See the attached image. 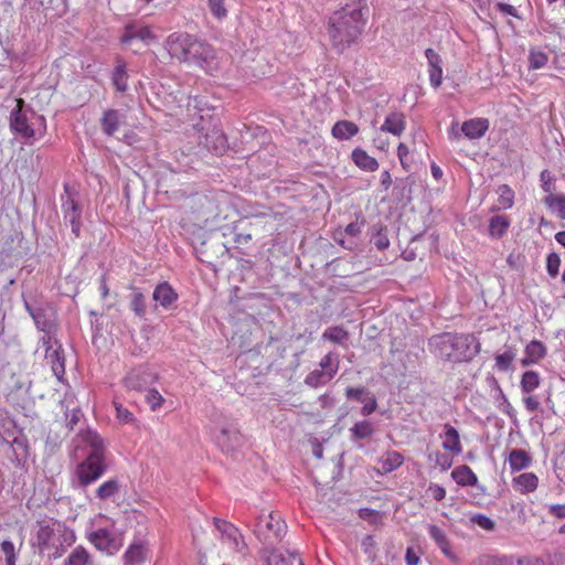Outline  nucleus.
Listing matches in <instances>:
<instances>
[{"label": "nucleus", "mask_w": 565, "mask_h": 565, "mask_svg": "<svg viewBox=\"0 0 565 565\" xmlns=\"http://www.w3.org/2000/svg\"><path fill=\"white\" fill-rule=\"evenodd\" d=\"M114 406L116 409V418L122 423V424H129L135 422L134 414L126 407L122 406V404L114 402Z\"/></svg>", "instance_id": "50"}, {"label": "nucleus", "mask_w": 565, "mask_h": 565, "mask_svg": "<svg viewBox=\"0 0 565 565\" xmlns=\"http://www.w3.org/2000/svg\"><path fill=\"white\" fill-rule=\"evenodd\" d=\"M472 522L476 523L477 525H479L481 529L483 530H487V531H492L494 530V522L488 518L487 515H483V514H477L475 516H472Z\"/></svg>", "instance_id": "54"}, {"label": "nucleus", "mask_w": 565, "mask_h": 565, "mask_svg": "<svg viewBox=\"0 0 565 565\" xmlns=\"http://www.w3.org/2000/svg\"><path fill=\"white\" fill-rule=\"evenodd\" d=\"M214 525L221 533V542L227 546L230 553L244 555L247 552V544L235 525L218 518H214Z\"/></svg>", "instance_id": "6"}, {"label": "nucleus", "mask_w": 565, "mask_h": 565, "mask_svg": "<svg viewBox=\"0 0 565 565\" xmlns=\"http://www.w3.org/2000/svg\"><path fill=\"white\" fill-rule=\"evenodd\" d=\"M489 129V120L487 118H472L466 120L461 125L462 134L469 139H479L486 135Z\"/></svg>", "instance_id": "20"}, {"label": "nucleus", "mask_w": 565, "mask_h": 565, "mask_svg": "<svg viewBox=\"0 0 565 565\" xmlns=\"http://www.w3.org/2000/svg\"><path fill=\"white\" fill-rule=\"evenodd\" d=\"M498 206L494 210H509L514 204V191L508 185L502 184L498 189Z\"/></svg>", "instance_id": "40"}, {"label": "nucleus", "mask_w": 565, "mask_h": 565, "mask_svg": "<svg viewBox=\"0 0 565 565\" xmlns=\"http://www.w3.org/2000/svg\"><path fill=\"white\" fill-rule=\"evenodd\" d=\"M547 354L546 345L539 340L530 341L524 349V356L521 359V365L527 367L539 364Z\"/></svg>", "instance_id": "14"}, {"label": "nucleus", "mask_w": 565, "mask_h": 565, "mask_svg": "<svg viewBox=\"0 0 565 565\" xmlns=\"http://www.w3.org/2000/svg\"><path fill=\"white\" fill-rule=\"evenodd\" d=\"M359 132V127L350 120H340L332 127L331 134L338 140H348Z\"/></svg>", "instance_id": "30"}, {"label": "nucleus", "mask_w": 565, "mask_h": 565, "mask_svg": "<svg viewBox=\"0 0 565 565\" xmlns=\"http://www.w3.org/2000/svg\"><path fill=\"white\" fill-rule=\"evenodd\" d=\"M148 548L141 542L129 545L124 554L125 565H139L146 561Z\"/></svg>", "instance_id": "28"}, {"label": "nucleus", "mask_w": 565, "mask_h": 565, "mask_svg": "<svg viewBox=\"0 0 565 565\" xmlns=\"http://www.w3.org/2000/svg\"><path fill=\"white\" fill-rule=\"evenodd\" d=\"M437 465H439L443 470H447L452 466V459L447 455H440L437 459Z\"/></svg>", "instance_id": "62"}, {"label": "nucleus", "mask_w": 565, "mask_h": 565, "mask_svg": "<svg viewBox=\"0 0 565 565\" xmlns=\"http://www.w3.org/2000/svg\"><path fill=\"white\" fill-rule=\"evenodd\" d=\"M409 153H411L409 147L404 142H399V145L397 146V157H398L402 168L406 172L411 170V166L413 162L412 158L409 157Z\"/></svg>", "instance_id": "45"}, {"label": "nucleus", "mask_w": 565, "mask_h": 565, "mask_svg": "<svg viewBox=\"0 0 565 565\" xmlns=\"http://www.w3.org/2000/svg\"><path fill=\"white\" fill-rule=\"evenodd\" d=\"M522 401H523L525 409L530 414H534L540 409L541 403H540L537 396L532 395V393L529 395H524Z\"/></svg>", "instance_id": "52"}, {"label": "nucleus", "mask_w": 565, "mask_h": 565, "mask_svg": "<svg viewBox=\"0 0 565 565\" xmlns=\"http://www.w3.org/2000/svg\"><path fill=\"white\" fill-rule=\"evenodd\" d=\"M320 369L311 371L305 379V383L310 387H318L331 381L339 370V362L332 353L326 354L319 363Z\"/></svg>", "instance_id": "8"}, {"label": "nucleus", "mask_w": 565, "mask_h": 565, "mask_svg": "<svg viewBox=\"0 0 565 565\" xmlns=\"http://www.w3.org/2000/svg\"><path fill=\"white\" fill-rule=\"evenodd\" d=\"M286 523L278 513H263L255 524V534L264 541L280 540L286 533Z\"/></svg>", "instance_id": "5"}, {"label": "nucleus", "mask_w": 565, "mask_h": 565, "mask_svg": "<svg viewBox=\"0 0 565 565\" xmlns=\"http://www.w3.org/2000/svg\"><path fill=\"white\" fill-rule=\"evenodd\" d=\"M451 477L461 487H473L478 482L477 475L467 465L456 467L451 471Z\"/></svg>", "instance_id": "29"}, {"label": "nucleus", "mask_w": 565, "mask_h": 565, "mask_svg": "<svg viewBox=\"0 0 565 565\" xmlns=\"http://www.w3.org/2000/svg\"><path fill=\"white\" fill-rule=\"evenodd\" d=\"M202 143L216 154H222L227 147L226 136L216 128L204 136Z\"/></svg>", "instance_id": "22"}, {"label": "nucleus", "mask_w": 565, "mask_h": 565, "mask_svg": "<svg viewBox=\"0 0 565 565\" xmlns=\"http://www.w3.org/2000/svg\"><path fill=\"white\" fill-rule=\"evenodd\" d=\"M541 375L536 371H525L521 375L520 387L524 395L533 393L541 385Z\"/></svg>", "instance_id": "34"}, {"label": "nucleus", "mask_w": 565, "mask_h": 565, "mask_svg": "<svg viewBox=\"0 0 565 565\" xmlns=\"http://www.w3.org/2000/svg\"><path fill=\"white\" fill-rule=\"evenodd\" d=\"M543 203L561 220H565V194H548L543 199Z\"/></svg>", "instance_id": "38"}, {"label": "nucleus", "mask_w": 565, "mask_h": 565, "mask_svg": "<svg viewBox=\"0 0 565 565\" xmlns=\"http://www.w3.org/2000/svg\"><path fill=\"white\" fill-rule=\"evenodd\" d=\"M238 438V431L225 427L214 433V440L222 450H230Z\"/></svg>", "instance_id": "33"}, {"label": "nucleus", "mask_w": 565, "mask_h": 565, "mask_svg": "<svg viewBox=\"0 0 565 565\" xmlns=\"http://www.w3.org/2000/svg\"><path fill=\"white\" fill-rule=\"evenodd\" d=\"M427 493L430 495L435 501H441L446 497V489L437 483H430L427 488Z\"/></svg>", "instance_id": "53"}, {"label": "nucleus", "mask_w": 565, "mask_h": 565, "mask_svg": "<svg viewBox=\"0 0 565 565\" xmlns=\"http://www.w3.org/2000/svg\"><path fill=\"white\" fill-rule=\"evenodd\" d=\"M362 225H363V223H359V222L350 223L344 228V233L350 236L355 237L361 233Z\"/></svg>", "instance_id": "59"}, {"label": "nucleus", "mask_w": 565, "mask_h": 565, "mask_svg": "<svg viewBox=\"0 0 565 565\" xmlns=\"http://www.w3.org/2000/svg\"><path fill=\"white\" fill-rule=\"evenodd\" d=\"M224 2L225 0H207L211 13L218 20L227 17V9L225 8Z\"/></svg>", "instance_id": "46"}, {"label": "nucleus", "mask_w": 565, "mask_h": 565, "mask_svg": "<svg viewBox=\"0 0 565 565\" xmlns=\"http://www.w3.org/2000/svg\"><path fill=\"white\" fill-rule=\"evenodd\" d=\"M510 218L507 215H495L489 221V235L493 238H501L510 226Z\"/></svg>", "instance_id": "35"}, {"label": "nucleus", "mask_w": 565, "mask_h": 565, "mask_svg": "<svg viewBox=\"0 0 565 565\" xmlns=\"http://www.w3.org/2000/svg\"><path fill=\"white\" fill-rule=\"evenodd\" d=\"M119 492V483L116 479H109L105 482H103L97 489H96V497L99 500H107L113 498Z\"/></svg>", "instance_id": "43"}, {"label": "nucleus", "mask_w": 565, "mask_h": 565, "mask_svg": "<svg viewBox=\"0 0 565 565\" xmlns=\"http://www.w3.org/2000/svg\"><path fill=\"white\" fill-rule=\"evenodd\" d=\"M381 131L401 137L406 129V118L401 111L390 113L381 126Z\"/></svg>", "instance_id": "19"}, {"label": "nucleus", "mask_w": 565, "mask_h": 565, "mask_svg": "<svg viewBox=\"0 0 565 565\" xmlns=\"http://www.w3.org/2000/svg\"><path fill=\"white\" fill-rule=\"evenodd\" d=\"M146 401L153 412L159 409L164 403L163 396L156 388H151L147 392Z\"/></svg>", "instance_id": "47"}, {"label": "nucleus", "mask_w": 565, "mask_h": 565, "mask_svg": "<svg viewBox=\"0 0 565 565\" xmlns=\"http://www.w3.org/2000/svg\"><path fill=\"white\" fill-rule=\"evenodd\" d=\"M42 343L45 347V359L51 365L53 374L58 381H62L65 375V356L62 344L50 334L42 338Z\"/></svg>", "instance_id": "9"}, {"label": "nucleus", "mask_w": 565, "mask_h": 565, "mask_svg": "<svg viewBox=\"0 0 565 565\" xmlns=\"http://www.w3.org/2000/svg\"><path fill=\"white\" fill-rule=\"evenodd\" d=\"M393 181H392V177H391V173L390 171L387 170H384L382 173H381V185L385 189V190H388L392 185Z\"/></svg>", "instance_id": "63"}, {"label": "nucleus", "mask_w": 565, "mask_h": 565, "mask_svg": "<svg viewBox=\"0 0 565 565\" xmlns=\"http://www.w3.org/2000/svg\"><path fill=\"white\" fill-rule=\"evenodd\" d=\"M122 116L117 109H107L100 117V127L106 136H113L120 127Z\"/></svg>", "instance_id": "23"}, {"label": "nucleus", "mask_w": 565, "mask_h": 565, "mask_svg": "<svg viewBox=\"0 0 565 565\" xmlns=\"http://www.w3.org/2000/svg\"><path fill=\"white\" fill-rule=\"evenodd\" d=\"M548 54L541 49L532 47L529 52V68L530 70H540L546 66L548 63Z\"/></svg>", "instance_id": "41"}, {"label": "nucleus", "mask_w": 565, "mask_h": 565, "mask_svg": "<svg viewBox=\"0 0 565 565\" xmlns=\"http://www.w3.org/2000/svg\"><path fill=\"white\" fill-rule=\"evenodd\" d=\"M64 210V220L68 221L72 225V230L75 233L76 236H78L79 233V218H81V210L78 204L73 200L68 199L63 204Z\"/></svg>", "instance_id": "32"}, {"label": "nucleus", "mask_w": 565, "mask_h": 565, "mask_svg": "<svg viewBox=\"0 0 565 565\" xmlns=\"http://www.w3.org/2000/svg\"><path fill=\"white\" fill-rule=\"evenodd\" d=\"M559 266V256L556 253H550L546 257V270L552 278H555L558 275Z\"/></svg>", "instance_id": "48"}, {"label": "nucleus", "mask_w": 565, "mask_h": 565, "mask_svg": "<svg viewBox=\"0 0 565 565\" xmlns=\"http://www.w3.org/2000/svg\"><path fill=\"white\" fill-rule=\"evenodd\" d=\"M353 162L362 170L374 172L379 169V162L371 157L365 150L356 148L352 151Z\"/></svg>", "instance_id": "31"}, {"label": "nucleus", "mask_w": 565, "mask_h": 565, "mask_svg": "<svg viewBox=\"0 0 565 565\" xmlns=\"http://www.w3.org/2000/svg\"><path fill=\"white\" fill-rule=\"evenodd\" d=\"M428 532L436 545L440 548L441 553L446 556H451V544L445 532L435 524L429 525Z\"/></svg>", "instance_id": "36"}, {"label": "nucleus", "mask_w": 565, "mask_h": 565, "mask_svg": "<svg viewBox=\"0 0 565 565\" xmlns=\"http://www.w3.org/2000/svg\"><path fill=\"white\" fill-rule=\"evenodd\" d=\"M507 462L512 473L527 469L533 462L531 454L521 448H512L508 452Z\"/></svg>", "instance_id": "17"}, {"label": "nucleus", "mask_w": 565, "mask_h": 565, "mask_svg": "<svg viewBox=\"0 0 565 565\" xmlns=\"http://www.w3.org/2000/svg\"><path fill=\"white\" fill-rule=\"evenodd\" d=\"M516 350L514 348H507L502 353L494 355L493 369L498 372L507 373L514 370V360Z\"/></svg>", "instance_id": "27"}, {"label": "nucleus", "mask_w": 565, "mask_h": 565, "mask_svg": "<svg viewBox=\"0 0 565 565\" xmlns=\"http://www.w3.org/2000/svg\"><path fill=\"white\" fill-rule=\"evenodd\" d=\"M166 47L171 58L186 65H194L209 75L220 70L215 49L193 34L174 32L167 38Z\"/></svg>", "instance_id": "2"}, {"label": "nucleus", "mask_w": 565, "mask_h": 565, "mask_svg": "<svg viewBox=\"0 0 565 565\" xmlns=\"http://www.w3.org/2000/svg\"><path fill=\"white\" fill-rule=\"evenodd\" d=\"M550 559L551 555H546L545 557L529 556L519 559V565H547Z\"/></svg>", "instance_id": "55"}, {"label": "nucleus", "mask_w": 565, "mask_h": 565, "mask_svg": "<svg viewBox=\"0 0 565 565\" xmlns=\"http://www.w3.org/2000/svg\"><path fill=\"white\" fill-rule=\"evenodd\" d=\"M111 82L118 92H126L128 87L127 65L120 57H116V64L111 74Z\"/></svg>", "instance_id": "26"}, {"label": "nucleus", "mask_w": 565, "mask_h": 565, "mask_svg": "<svg viewBox=\"0 0 565 565\" xmlns=\"http://www.w3.org/2000/svg\"><path fill=\"white\" fill-rule=\"evenodd\" d=\"M429 347L441 360L462 363L471 361L480 352L481 344L471 333L446 332L433 337Z\"/></svg>", "instance_id": "4"}, {"label": "nucleus", "mask_w": 565, "mask_h": 565, "mask_svg": "<svg viewBox=\"0 0 565 565\" xmlns=\"http://www.w3.org/2000/svg\"><path fill=\"white\" fill-rule=\"evenodd\" d=\"M132 294L130 299V308L138 317H143L146 315V298L143 294L135 287H131Z\"/></svg>", "instance_id": "44"}, {"label": "nucleus", "mask_w": 565, "mask_h": 565, "mask_svg": "<svg viewBox=\"0 0 565 565\" xmlns=\"http://www.w3.org/2000/svg\"><path fill=\"white\" fill-rule=\"evenodd\" d=\"M547 512L556 519H565V503H555L547 507Z\"/></svg>", "instance_id": "56"}, {"label": "nucleus", "mask_w": 565, "mask_h": 565, "mask_svg": "<svg viewBox=\"0 0 565 565\" xmlns=\"http://www.w3.org/2000/svg\"><path fill=\"white\" fill-rule=\"evenodd\" d=\"M369 7L365 0H354L333 11L327 21L326 31L331 49L343 54L358 44L367 23Z\"/></svg>", "instance_id": "1"}, {"label": "nucleus", "mask_w": 565, "mask_h": 565, "mask_svg": "<svg viewBox=\"0 0 565 565\" xmlns=\"http://www.w3.org/2000/svg\"><path fill=\"white\" fill-rule=\"evenodd\" d=\"M497 9L504 13V14H508V15H513L515 17L516 15V10L513 6L511 4H508V3H503V2H498L497 3Z\"/></svg>", "instance_id": "61"}, {"label": "nucleus", "mask_w": 565, "mask_h": 565, "mask_svg": "<svg viewBox=\"0 0 565 565\" xmlns=\"http://www.w3.org/2000/svg\"><path fill=\"white\" fill-rule=\"evenodd\" d=\"M539 482V477L534 472H523L512 479V487L516 492L527 494L537 489Z\"/></svg>", "instance_id": "21"}, {"label": "nucleus", "mask_w": 565, "mask_h": 565, "mask_svg": "<svg viewBox=\"0 0 565 565\" xmlns=\"http://www.w3.org/2000/svg\"><path fill=\"white\" fill-rule=\"evenodd\" d=\"M260 557L267 565H303L300 555L297 553H279L265 550L262 552Z\"/></svg>", "instance_id": "15"}, {"label": "nucleus", "mask_w": 565, "mask_h": 565, "mask_svg": "<svg viewBox=\"0 0 565 565\" xmlns=\"http://www.w3.org/2000/svg\"><path fill=\"white\" fill-rule=\"evenodd\" d=\"M541 186L544 192L552 194L555 190V179L548 170H543L540 174Z\"/></svg>", "instance_id": "49"}, {"label": "nucleus", "mask_w": 565, "mask_h": 565, "mask_svg": "<svg viewBox=\"0 0 565 565\" xmlns=\"http://www.w3.org/2000/svg\"><path fill=\"white\" fill-rule=\"evenodd\" d=\"M388 245H390V241L386 236H379L377 239L375 241V246L380 250L387 248Z\"/></svg>", "instance_id": "64"}, {"label": "nucleus", "mask_w": 565, "mask_h": 565, "mask_svg": "<svg viewBox=\"0 0 565 565\" xmlns=\"http://www.w3.org/2000/svg\"><path fill=\"white\" fill-rule=\"evenodd\" d=\"M157 380L158 375L148 365H139L125 375L122 383L129 391L142 392Z\"/></svg>", "instance_id": "10"}, {"label": "nucleus", "mask_w": 565, "mask_h": 565, "mask_svg": "<svg viewBox=\"0 0 565 565\" xmlns=\"http://www.w3.org/2000/svg\"><path fill=\"white\" fill-rule=\"evenodd\" d=\"M64 565H93V559L88 551L79 545L72 550Z\"/></svg>", "instance_id": "37"}, {"label": "nucleus", "mask_w": 565, "mask_h": 565, "mask_svg": "<svg viewBox=\"0 0 565 565\" xmlns=\"http://www.w3.org/2000/svg\"><path fill=\"white\" fill-rule=\"evenodd\" d=\"M24 105L25 103L22 98L15 99V108L11 111L9 121L11 131L25 140V142H29L31 139L36 138V130L24 111Z\"/></svg>", "instance_id": "7"}, {"label": "nucleus", "mask_w": 565, "mask_h": 565, "mask_svg": "<svg viewBox=\"0 0 565 565\" xmlns=\"http://www.w3.org/2000/svg\"><path fill=\"white\" fill-rule=\"evenodd\" d=\"M425 55L428 61L430 85L437 88L443 83V58L435 50L430 47L425 51Z\"/></svg>", "instance_id": "16"}, {"label": "nucleus", "mask_w": 565, "mask_h": 565, "mask_svg": "<svg viewBox=\"0 0 565 565\" xmlns=\"http://www.w3.org/2000/svg\"><path fill=\"white\" fill-rule=\"evenodd\" d=\"M350 433L354 440L366 439L373 435L374 426L371 422L361 420L354 424Z\"/></svg>", "instance_id": "42"}, {"label": "nucleus", "mask_w": 565, "mask_h": 565, "mask_svg": "<svg viewBox=\"0 0 565 565\" xmlns=\"http://www.w3.org/2000/svg\"><path fill=\"white\" fill-rule=\"evenodd\" d=\"M38 526L36 544L41 552L53 545L55 534L64 527L63 523L54 519L39 521Z\"/></svg>", "instance_id": "12"}, {"label": "nucleus", "mask_w": 565, "mask_h": 565, "mask_svg": "<svg viewBox=\"0 0 565 565\" xmlns=\"http://www.w3.org/2000/svg\"><path fill=\"white\" fill-rule=\"evenodd\" d=\"M322 339L332 343H339L347 347L344 342L349 339V332L342 327H329L322 333Z\"/></svg>", "instance_id": "39"}, {"label": "nucleus", "mask_w": 565, "mask_h": 565, "mask_svg": "<svg viewBox=\"0 0 565 565\" xmlns=\"http://www.w3.org/2000/svg\"><path fill=\"white\" fill-rule=\"evenodd\" d=\"M405 562H406V565H418L419 564V556L415 553V551L412 547H408L406 550Z\"/></svg>", "instance_id": "60"}, {"label": "nucleus", "mask_w": 565, "mask_h": 565, "mask_svg": "<svg viewBox=\"0 0 565 565\" xmlns=\"http://www.w3.org/2000/svg\"><path fill=\"white\" fill-rule=\"evenodd\" d=\"M88 541L100 552L116 554L122 547V539L106 529H99L88 534Z\"/></svg>", "instance_id": "11"}, {"label": "nucleus", "mask_w": 565, "mask_h": 565, "mask_svg": "<svg viewBox=\"0 0 565 565\" xmlns=\"http://www.w3.org/2000/svg\"><path fill=\"white\" fill-rule=\"evenodd\" d=\"M377 408V402H376V398L374 396L370 397L366 403L363 405V407L361 408V414L363 416H369L371 415L373 412H375V409Z\"/></svg>", "instance_id": "58"}, {"label": "nucleus", "mask_w": 565, "mask_h": 565, "mask_svg": "<svg viewBox=\"0 0 565 565\" xmlns=\"http://www.w3.org/2000/svg\"><path fill=\"white\" fill-rule=\"evenodd\" d=\"M152 297L162 308L167 309L177 301L178 294L168 282H161L154 288Z\"/></svg>", "instance_id": "24"}, {"label": "nucleus", "mask_w": 565, "mask_h": 565, "mask_svg": "<svg viewBox=\"0 0 565 565\" xmlns=\"http://www.w3.org/2000/svg\"><path fill=\"white\" fill-rule=\"evenodd\" d=\"M365 388L364 387H348L345 390V396L348 398H354L359 402H363V395L365 394Z\"/></svg>", "instance_id": "57"}, {"label": "nucleus", "mask_w": 565, "mask_h": 565, "mask_svg": "<svg viewBox=\"0 0 565 565\" xmlns=\"http://www.w3.org/2000/svg\"><path fill=\"white\" fill-rule=\"evenodd\" d=\"M1 551L6 555L7 565H15L14 544L11 541H3L1 543Z\"/></svg>", "instance_id": "51"}, {"label": "nucleus", "mask_w": 565, "mask_h": 565, "mask_svg": "<svg viewBox=\"0 0 565 565\" xmlns=\"http://www.w3.org/2000/svg\"><path fill=\"white\" fill-rule=\"evenodd\" d=\"M134 40H140L145 43H149L156 40L154 34L148 25L139 23H129L125 28V32L121 35L122 44H130Z\"/></svg>", "instance_id": "13"}, {"label": "nucleus", "mask_w": 565, "mask_h": 565, "mask_svg": "<svg viewBox=\"0 0 565 565\" xmlns=\"http://www.w3.org/2000/svg\"><path fill=\"white\" fill-rule=\"evenodd\" d=\"M404 462V457L398 451H386L379 459V472L380 473H390L401 467Z\"/></svg>", "instance_id": "25"}, {"label": "nucleus", "mask_w": 565, "mask_h": 565, "mask_svg": "<svg viewBox=\"0 0 565 565\" xmlns=\"http://www.w3.org/2000/svg\"><path fill=\"white\" fill-rule=\"evenodd\" d=\"M78 438L87 450L86 458L76 467V476L81 486L87 487L100 479L108 469L107 448L104 439L95 430L86 429Z\"/></svg>", "instance_id": "3"}, {"label": "nucleus", "mask_w": 565, "mask_h": 565, "mask_svg": "<svg viewBox=\"0 0 565 565\" xmlns=\"http://www.w3.org/2000/svg\"><path fill=\"white\" fill-rule=\"evenodd\" d=\"M440 438L443 439V448L452 456H458L462 452L459 433L450 424L444 425V433L440 435Z\"/></svg>", "instance_id": "18"}]
</instances>
